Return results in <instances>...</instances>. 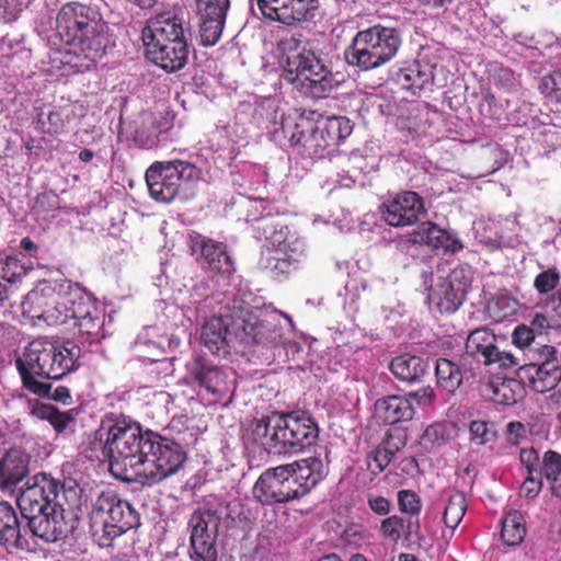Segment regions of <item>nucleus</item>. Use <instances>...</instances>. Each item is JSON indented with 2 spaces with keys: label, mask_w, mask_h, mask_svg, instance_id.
Wrapping results in <instances>:
<instances>
[{
  "label": "nucleus",
  "mask_w": 561,
  "mask_h": 561,
  "mask_svg": "<svg viewBox=\"0 0 561 561\" xmlns=\"http://www.w3.org/2000/svg\"><path fill=\"white\" fill-rule=\"evenodd\" d=\"M91 518L102 524L100 545L104 547L139 523L138 513L130 503L110 489L102 491L92 503Z\"/></svg>",
  "instance_id": "ddd939ff"
},
{
  "label": "nucleus",
  "mask_w": 561,
  "mask_h": 561,
  "mask_svg": "<svg viewBox=\"0 0 561 561\" xmlns=\"http://www.w3.org/2000/svg\"><path fill=\"white\" fill-rule=\"evenodd\" d=\"M517 376L537 393H546L557 388L561 381L560 365L524 364L518 367Z\"/></svg>",
  "instance_id": "bb28decb"
},
{
  "label": "nucleus",
  "mask_w": 561,
  "mask_h": 561,
  "mask_svg": "<svg viewBox=\"0 0 561 561\" xmlns=\"http://www.w3.org/2000/svg\"><path fill=\"white\" fill-rule=\"evenodd\" d=\"M404 529V520L398 515L389 516L381 520L380 534L385 539L397 542Z\"/></svg>",
  "instance_id": "bf43d9fd"
},
{
  "label": "nucleus",
  "mask_w": 561,
  "mask_h": 561,
  "mask_svg": "<svg viewBox=\"0 0 561 561\" xmlns=\"http://www.w3.org/2000/svg\"><path fill=\"white\" fill-rule=\"evenodd\" d=\"M541 476L550 484L551 492L561 499V455L554 450H547L543 454Z\"/></svg>",
  "instance_id": "a19ab883"
},
{
  "label": "nucleus",
  "mask_w": 561,
  "mask_h": 561,
  "mask_svg": "<svg viewBox=\"0 0 561 561\" xmlns=\"http://www.w3.org/2000/svg\"><path fill=\"white\" fill-rule=\"evenodd\" d=\"M526 535V526L523 515L518 511L506 514L502 520L501 538L506 546L519 545Z\"/></svg>",
  "instance_id": "ea45409f"
},
{
  "label": "nucleus",
  "mask_w": 561,
  "mask_h": 561,
  "mask_svg": "<svg viewBox=\"0 0 561 561\" xmlns=\"http://www.w3.org/2000/svg\"><path fill=\"white\" fill-rule=\"evenodd\" d=\"M78 309V301L69 296L53 299L49 306L38 316L48 325H60L72 320Z\"/></svg>",
  "instance_id": "e433bc0d"
},
{
  "label": "nucleus",
  "mask_w": 561,
  "mask_h": 561,
  "mask_svg": "<svg viewBox=\"0 0 561 561\" xmlns=\"http://www.w3.org/2000/svg\"><path fill=\"white\" fill-rule=\"evenodd\" d=\"M240 343L247 346L253 344L278 345L283 343V327L279 316L275 312H261L254 314L243 301H239Z\"/></svg>",
  "instance_id": "a211bd4d"
},
{
  "label": "nucleus",
  "mask_w": 561,
  "mask_h": 561,
  "mask_svg": "<svg viewBox=\"0 0 561 561\" xmlns=\"http://www.w3.org/2000/svg\"><path fill=\"white\" fill-rule=\"evenodd\" d=\"M53 507L42 513L23 515L33 536L45 542L67 538L75 529L76 511L80 507Z\"/></svg>",
  "instance_id": "aec40b11"
},
{
  "label": "nucleus",
  "mask_w": 561,
  "mask_h": 561,
  "mask_svg": "<svg viewBox=\"0 0 561 561\" xmlns=\"http://www.w3.org/2000/svg\"><path fill=\"white\" fill-rule=\"evenodd\" d=\"M238 300L232 301V307L208 319L202 328V341L213 354H228L229 348L240 343V336L247 334L240 332Z\"/></svg>",
  "instance_id": "dca6fc26"
},
{
  "label": "nucleus",
  "mask_w": 561,
  "mask_h": 561,
  "mask_svg": "<svg viewBox=\"0 0 561 561\" xmlns=\"http://www.w3.org/2000/svg\"><path fill=\"white\" fill-rule=\"evenodd\" d=\"M283 68L284 79L311 100L328 98L334 88L333 75L311 49L290 51Z\"/></svg>",
  "instance_id": "0eeeda50"
},
{
  "label": "nucleus",
  "mask_w": 561,
  "mask_h": 561,
  "mask_svg": "<svg viewBox=\"0 0 561 561\" xmlns=\"http://www.w3.org/2000/svg\"><path fill=\"white\" fill-rule=\"evenodd\" d=\"M30 456L18 448L9 449L0 459V489L13 490L28 474Z\"/></svg>",
  "instance_id": "c85d7f7f"
},
{
  "label": "nucleus",
  "mask_w": 561,
  "mask_h": 561,
  "mask_svg": "<svg viewBox=\"0 0 561 561\" xmlns=\"http://www.w3.org/2000/svg\"><path fill=\"white\" fill-rule=\"evenodd\" d=\"M389 369L398 380L417 383L430 375L431 365L427 359L420 356L402 354L390 362Z\"/></svg>",
  "instance_id": "2f4dec72"
},
{
  "label": "nucleus",
  "mask_w": 561,
  "mask_h": 561,
  "mask_svg": "<svg viewBox=\"0 0 561 561\" xmlns=\"http://www.w3.org/2000/svg\"><path fill=\"white\" fill-rule=\"evenodd\" d=\"M202 176V170L184 160L157 161L146 171L150 196L157 202L171 203L175 198L187 199L188 188Z\"/></svg>",
  "instance_id": "6e6552de"
},
{
  "label": "nucleus",
  "mask_w": 561,
  "mask_h": 561,
  "mask_svg": "<svg viewBox=\"0 0 561 561\" xmlns=\"http://www.w3.org/2000/svg\"><path fill=\"white\" fill-rule=\"evenodd\" d=\"M322 134L331 146L339 145L341 140L347 138L353 131L352 122L345 116H329L324 125L320 128Z\"/></svg>",
  "instance_id": "79ce46f5"
},
{
  "label": "nucleus",
  "mask_w": 561,
  "mask_h": 561,
  "mask_svg": "<svg viewBox=\"0 0 561 561\" xmlns=\"http://www.w3.org/2000/svg\"><path fill=\"white\" fill-rule=\"evenodd\" d=\"M51 380H59L80 367L81 348L72 341L47 342Z\"/></svg>",
  "instance_id": "a878e982"
},
{
  "label": "nucleus",
  "mask_w": 561,
  "mask_h": 561,
  "mask_svg": "<svg viewBox=\"0 0 561 561\" xmlns=\"http://www.w3.org/2000/svg\"><path fill=\"white\" fill-rule=\"evenodd\" d=\"M255 231L263 238L259 264L274 276H288L299 268L304 256V243L286 225L271 217L261 218Z\"/></svg>",
  "instance_id": "20e7f679"
},
{
  "label": "nucleus",
  "mask_w": 561,
  "mask_h": 561,
  "mask_svg": "<svg viewBox=\"0 0 561 561\" xmlns=\"http://www.w3.org/2000/svg\"><path fill=\"white\" fill-rule=\"evenodd\" d=\"M398 449V447L394 449L391 448L389 440H385L378 445L377 448L368 456V467L371 472L375 474L382 472L391 462Z\"/></svg>",
  "instance_id": "8fccbe9b"
},
{
  "label": "nucleus",
  "mask_w": 561,
  "mask_h": 561,
  "mask_svg": "<svg viewBox=\"0 0 561 561\" xmlns=\"http://www.w3.org/2000/svg\"><path fill=\"white\" fill-rule=\"evenodd\" d=\"M82 489L73 481L60 483L47 473L30 478L18 496L22 516L42 513L53 507H80Z\"/></svg>",
  "instance_id": "39448f33"
},
{
  "label": "nucleus",
  "mask_w": 561,
  "mask_h": 561,
  "mask_svg": "<svg viewBox=\"0 0 561 561\" xmlns=\"http://www.w3.org/2000/svg\"><path fill=\"white\" fill-rule=\"evenodd\" d=\"M496 336L489 328H478L466 340V352L473 357H481L485 365L492 364V356L497 354Z\"/></svg>",
  "instance_id": "72a5a7b5"
},
{
  "label": "nucleus",
  "mask_w": 561,
  "mask_h": 561,
  "mask_svg": "<svg viewBox=\"0 0 561 561\" xmlns=\"http://www.w3.org/2000/svg\"><path fill=\"white\" fill-rule=\"evenodd\" d=\"M484 394L495 403L513 405L525 394L520 379L495 377L483 388Z\"/></svg>",
  "instance_id": "473e14b6"
},
{
  "label": "nucleus",
  "mask_w": 561,
  "mask_h": 561,
  "mask_svg": "<svg viewBox=\"0 0 561 561\" xmlns=\"http://www.w3.org/2000/svg\"><path fill=\"white\" fill-rule=\"evenodd\" d=\"M278 413H274L271 416L262 417L255 421L251 436L255 444L260 445L270 454L282 455V449L278 448L277 440L274 439V433L276 432V422Z\"/></svg>",
  "instance_id": "4c0bfd02"
},
{
  "label": "nucleus",
  "mask_w": 561,
  "mask_h": 561,
  "mask_svg": "<svg viewBox=\"0 0 561 561\" xmlns=\"http://www.w3.org/2000/svg\"><path fill=\"white\" fill-rule=\"evenodd\" d=\"M437 386L454 393L462 382V373L459 366L447 358H438L435 363Z\"/></svg>",
  "instance_id": "58836bf2"
},
{
  "label": "nucleus",
  "mask_w": 561,
  "mask_h": 561,
  "mask_svg": "<svg viewBox=\"0 0 561 561\" xmlns=\"http://www.w3.org/2000/svg\"><path fill=\"white\" fill-rule=\"evenodd\" d=\"M466 293L459 291L458 288L448 284L444 296L439 298L437 307L440 312L453 313L462 304Z\"/></svg>",
  "instance_id": "5fc2aeb1"
},
{
  "label": "nucleus",
  "mask_w": 561,
  "mask_h": 561,
  "mask_svg": "<svg viewBox=\"0 0 561 561\" xmlns=\"http://www.w3.org/2000/svg\"><path fill=\"white\" fill-rule=\"evenodd\" d=\"M58 197L53 192H44L37 195L33 210L37 214H45L57 207Z\"/></svg>",
  "instance_id": "0e129e2a"
},
{
  "label": "nucleus",
  "mask_w": 561,
  "mask_h": 561,
  "mask_svg": "<svg viewBox=\"0 0 561 561\" xmlns=\"http://www.w3.org/2000/svg\"><path fill=\"white\" fill-rule=\"evenodd\" d=\"M187 375L208 393L222 397L229 391L225 369L213 364L205 356H196L186 364Z\"/></svg>",
  "instance_id": "b1692460"
},
{
  "label": "nucleus",
  "mask_w": 561,
  "mask_h": 561,
  "mask_svg": "<svg viewBox=\"0 0 561 561\" xmlns=\"http://www.w3.org/2000/svg\"><path fill=\"white\" fill-rule=\"evenodd\" d=\"M512 341L520 350L529 347L535 341L534 329L526 324H518L512 333Z\"/></svg>",
  "instance_id": "680f3d73"
},
{
  "label": "nucleus",
  "mask_w": 561,
  "mask_h": 561,
  "mask_svg": "<svg viewBox=\"0 0 561 561\" xmlns=\"http://www.w3.org/2000/svg\"><path fill=\"white\" fill-rule=\"evenodd\" d=\"M59 410L48 403H41L37 402L32 409H31V415L48 422L50 425L53 424V420H55L56 415L58 414Z\"/></svg>",
  "instance_id": "69168bd1"
},
{
  "label": "nucleus",
  "mask_w": 561,
  "mask_h": 561,
  "mask_svg": "<svg viewBox=\"0 0 561 561\" xmlns=\"http://www.w3.org/2000/svg\"><path fill=\"white\" fill-rule=\"evenodd\" d=\"M540 91L548 102H561V70L545 76L540 82Z\"/></svg>",
  "instance_id": "3c124183"
},
{
  "label": "nucleus",
  "mask_w": 561,
  "mask_h": 561,
  "mask_svg": "<svg viewBox=\"0 0 561 561\" xmlns=\"http://www.w3.org/2000/svg\"><path fill=\"white\" fill-rule=\"evenodd\" d=\"M262 14L287 26L314 22L321 16L320 0H256Z\"/></svg>",
  "instance_id": "412c9836"
},
{
  "label": "nucleus",
  "mask_w": 561,
  "mask_h": 561,
  "mask_svg": "<svg viewBox=\"0 0 561 561\" xmlns=\"http://www.w3.org/2000/svg\"><path fill=\"white\" fill-rule=\"evenodd\" d=\"M197 8L202 16L199 28L201 43L204 46H214L221 36L228 10L221 9L218 12V10H213V8L209 11H206L205 7Z\"/></svg>",
  "instance_id": "c9c22d12"
},
{
  "label": "nucleus",
  "mask_w": 561,
  "mask_h": 561,
  "mask_svg": "<svg viewBox=\"0 0 561 561\" xmlns=\"http://www.w3.org/2000/svg\"><path fill=\"white\" fill-rule=\"evenodd\" d=\"M27 268L18 255H0V278L15 283L26 275Z\"/></svg>",
  "instance_id": "de8ad7c7"
},
{
  "label": "nucleus",
  "mask_w": 561,
  "mask_h": 561,
  "mask_svg": "<svg viewBox=\"0 0 561 561\" xmlns=\"http://www.w3.org/2000/svg\"><path fill=\"white\" fill-rule=\"evenodd\" d=\"M469 274L470 270L468 266H459L450 273L448 284L458 288L459 291L467 293L471 282Z\"/></svg>",
  "instance_id": "e2e57ef3"
},
{
  "label": "nucleus",
  "mask_w": 561,
  "mask_h": 561,
  "mask_svg": "<svg viewBox=\"0 0 561 561\" xmlns=\"http://www.w3.org/2000/svg\"><path fill=\"white\" fill-rule=\"evenodd\" d=\"M469 432L470 440L477 445H484L495 437L493 423L486 421H472Z\"/></svg>",
  "instance_id": "6e6d98bb"
},
{
  "label": "nucleus",
  "mask_w": 561,
  "mask_h": 561,
  "mask_svg": "<svg viewBox=\"0 0 561 561\" xmlns=\"http://www.w3.org/2000/svg\"><path fill=\"white\" fill-rule=\"evenodd\" d=\"M239 137L236 128L230 124L216 125L206 135V146L214 152H219L233 158L238 153Z\"/></svg>",
  "instance_id": "f704fd0d"
},
{
  "label": "nucleus",
  "mask_w": 561,
  "mask_h": 561,
  "mask_svg": "<svg viewBox=\"0 0 561 561\" xmlns=\"http://www.w3.org/2000/svg\"><path fill=\"white\" fill-rule=\"evenodd\" d=\"M400 45L398 30L377 24L357 32L344 56L348 65L370 70L391 60Z\"/></svg>",
  "instance_id": "423d86ee"
},
{
  "label": "nucleus",
  "mask_w": 561,
  "mask_h": 561,
  "mask_svg": "<svg viewBox=\"0 0 561 561\" xmlns=\"http://www.w3.org/2000/svg\"><path fill=\"white\" fill-rule=\"evenodd\" d=\"M31 0H0V21L10 23L16 21L21 12L27 8Z\"/></svg>",
  "instance_id": "13d9d810"
},
{
  "label": "nucleus",
  "mask_w": 561,
  "mask_h": 561,
  "mask_svg": "<svg viewBox=\"0 0 561 561\" xmlns=\"http://www.w3.org/2000/svg\"><path fill=\"white\" fill-rule=\"evenodd\" d=\"M194 248L201 251L203 268L220 275H230L234 272V261L224 242L204 237L194 243Z\"/></svg>",
  "instance_id": "cd10ccee"
},
{
  "label": "nucleus",
  "mask_w": 561,
  "mask_h": 561,
  "mask_svg": "<svg viewBox=\"0 0 561 561\" xmlns=\"http://www.w3.org/2000/svg\"><path fill=\"white\" fill-rule=\"evenodd\" d=\"M36 128L44 134H58L65 127L62 115L57 110H48L47 112L41 107L36 115Z\"/></svg>",
  "instance_id": "09e8293b"
},
{
  "label": "nucleus",
  "mask_w": 561,
  "mask_h": 561,
  "mask_svg": "<svg viewBox=\"0 0 561 561\" xmlns=\"http://www.w3.org/2000/svg\"><path fill=\"white\" fill-rule=\"evenodd\" d=\"M144 455L139 477L135 482L148 485L176 473L186 459L180 444L154 432H149Z\"/></svg>",
  "instance_id": "f8f14e48"
},
{
  "label": "nucleus",
  "mask_w": 561,
  "mask_h": 561,
  "mask_svg": "<svg viewBox=\"0 0 561 561\" xmlns=\"http://www.w3.org/2000/svg\"><path fill=\"white\" fill-rule=\"evenodd\" d=\"M518 309V300L507 294L496 295L488 304L489 314L495 322H501L516 314Z\"/></svg>",
  "instance_id": "c03bdc74"
},
{
  "label": "nucleus",
  "mask_w": 561,
  "mask_h": 561,
  "mask_svg": "<svg viewBox=\"0 0 561 561\" xmlns=\"http://www.w3.org/2000/svg\"><path fill=\"white\" fill-rule=\"evenodd\" d=\"M493 82L505 92L517 91L519 87V77L507 67H497L492 73Z\"/></svg>",
  "instance_id": "864d4df0"
},
{
  "label": "nucleus",
  "mask_w": 561,
  "mask_h": 561,
  "mask_svg": "<svg viewBox=\"0 0 561 561\" xmlns=\"http://www.w3.org/2000/svg\"><path fill=\"white\" fill-rule=\"evenodd\" d=\"M520 462L526 467L527 472L533 474L534 471L537 470V465L539 462L538 451L534 448H523L519 453Z\"/></svg>",
  "instance_id": "774afa93"
},
{
  "label": "nucleus",
  "mask_w": 561,
  "mask_h": 561,
  "mask_svg": "<svg viewBox=\"0 0 561 561\" xmlns=\"http://www.w3.org/2000/svg\"><path fill=\"white\" fill-rule=\"evenodd\" d=\"M321 114L312 108L287 107L280 113V126L289 134L291 148L304 158H322L330 147L324 134L314 127Z\"/></svg>",
  "instance_id": "9b49d317"
},
{
  "label": "nucleus",
  "mask_w": 561,
  "mask_h": 561,
  "mask_svg": "<svg viewBox=\"0 0 561 561\" xmlns=\"http://www.w3.org/2000/svg\"><path fill=\"white\" fill-rule=\"evenodd\" d=\"M274 439L277 440L282 454H297L316 444L318 425L305 412L279 414L276 422Z\"/></svg>",
  "instance_id": "2eb2a0df"
},
{
  "label": "nucleus",
  "mask_w": 561,
  "mask_h": 561,
  "mask_svg": "<svg viewBox=\"0 0 561 561\" xmlns=\"http://www.w3.org/2000/svg\"><path fill=\"white\" fill-rule=\"evenodd\" d=\"M56 30L65 44H93L107 46L106 24L92 8L66 3L56 20Z\"/></svg>",
  "instance_id": "9d476101"
},
{
  "label": "nucleus",
  "mask_w": 561,
  "mask_h": 561,
  "mask_svg": "<svg viewBox=\"0 0 561 561\" xmlns=\"http://www.w3.org/2000/svg\"><path fill=\"white\" fill-rule=\"evenodd\" d=\"M105 48L106 45L66 44L65 48L49 55L48 71L60 77L89 71L102 58Z\"/></svg>",
  "instance_id": "6ab92c4d"
},
{
  "label": "nucleus",
  "mask_w": 561,
  "mask_h": 561,
  "mask_svg": "<svg viewBox=\"0 0 561 561\" xmlns=\"http://www.w3.org/2000/svg\"><path fill=\"white\" fill-rule=\"evenodd\" d=\"M141 41L148 60L164 71L175 72L187 64L188 43L182 19L170 13L149 19Z\"/></svg>",
  "instance_id": "f03ea898"
},
{
  "label": "nucleus",
  "mask_w": 561,
  "mask_h": 561,
  "mask_svg": "<svg viewBox=\"0 0 561 561\" xmlns=\"http://www.w3.org/2000/svg\"><path fill=\"white\" fill-rule=\"evenodd\" d=\"M450 438L451 427L447 423L438 422L425 428L422 444L428 449H434L445 445Z\"/></svg>",
  "instance_id": "49530a36"
},
{
  "label": "nucleus",
  "mask_w": 561,
  "mask_h": 561,
  "mask_svg": "<svg viewBox=\"0 0 561 561\" xmlns=\"http://www.w3.org/2000/svg\"><path fill=\"white\" fill-rule=\"evenodd\" d=\"M436 57L420 55L417 59L398 73L397 82L407 94L420 95L430 90L435 82L437 64Z\"/></svg>",
  "instance_id": "5701e85b"
},
{
  "label": "nucleus",
  "mask_w": 561,
  "mask_h": 561,
  "mask_svg": "<svg viewBox=\"0 0 561 561\" xmlns=\"http://www.w3.org/2000/svg\"><path fill=\"white\" fill-rule=\"evenodd\" d=\"M398 505L401 513L410 516H419L422 510V501L412 490H400L398 492Z\"/></svg>",
  "instance_id": "4d7b16f0"
},
{
  "label": "nucleus",
  "mask_w": 561,
  "mask_h": 561,
  "mask_svg": "<svg viewBox=\"0 0 561 561\" xmlns=\"http://www.w3.org/2000/svg\"><path fill=\"white\" fill-rule=\"evenodd\" d=\"M531 360L528 364L534 365H560L558 351L553 345L542 344L531 351Z\"/></svg>",
  "instance_id": "052dcab7"
},
{
  "label": "nucleus",
  "mask_w": 561,
  "mask_h": 561,
  "mask_svg": "<svg viewBox=\"0 0 561 561\" xmlns=\"http://www.w3.org/2000/svg\"><path fill=\"white\" fill-rule=\"evenodd\" d=\"M47 341L33 340L14 360L22 387L43 398L51 391V383L41 379H50Z\"/></svg>",
  "instance_id": "4468645a"
},
{
  "label": "nucleus",
  "mask_w": 561,
  "mask_h": 561,
  "mask_svg": "<svg viewBox=\"0 0 561 561\" xmlns=\"http://www.w3.org/2000/svg\"><path fill=\"white\" fill-rule=\"evenodd\" d=\"M324 465L318 457L265 470L253 486L254 496L263 505L300 500L324 478Z\"/></svg>",
  "instance_id": "f257e3e1"
},
{
  "label": "nucleus",
  "mask_w": 561,
  "mask_h": 561,
  "mask_svg": "<svg viewBox=\"0 0 561 561\" xmlns=\"http://www.w3.org/2000/svg\"><path fill=\"white\" fill-rule=\"evenodd\" d=\"M561 279V274L557 267H550L539 273L534 279V288L540 295H546L554 290Z\"/></svg>",
  "instance_id": "603ef678"
},
{
  "label": "nucleus",
  "mask_w": 561,
  "mask_h": 561,
  "mask_svg": "<svg viewBox=\"0 0 561 561\" xmlns=\"http://www.w3.org/2000/svg\"><path fill=\"white\" fill-rule=\"evenodd\" d=\"M368 507L377 515H388L391 508V502L381 495H368Z\"/></svg>",
  "instance_id": "338daca9"
},
{
  "label": "nucleus",
  "mask_w": 561,
  "mask_h": 561,
  "mask_svg": "<svg viewBox=\"0 0 561 561\" xmlns=\"http://www.w3.org/2000/svg\"><path fill=\"white\" fill-rule=\"evenodd\" d=\"M175 116L170 107H121L119 127L139 148L153 149L175 126Z\"/></svg>",
  "instance_id": "1a4fd4ad"
},
{
  "label": "nucleus",
  "mask_w": 561,
  "mask_h": 561,
  "mask_svg": "<svg viewBox=\"0 0 561 561\" xmlns=\"http://www.w3.org/2000/svg\"><path fill=\"white\" fill-rule=\"evenodd\" d=\"M0 546L8 550L30 548L28 540L21 534L16 512L8 502H0Z\"/></svg>",
  "instance_id": "c756f323"
},
{
  "label": "nucleus",
  "mask_w": 561,
  "mask_h": 561,
  "mask_svg": "<svg viewBox=\"0 0 561 561\" xmlns=\"http://www.w3.org/2000/svg\"><path fill=\"white\" fill-rule=\"evenodd\" d=\"M375 414L382 423L393 425L412 420L414 408L409 398L392 394L376 401Z\"/></svg>",
  "instance_id": "7c9ffc66"
},
{
  "label": "nucleus",
  "mask_w": 561,
  "mask_h": 561,
  "mask_svg": "<svg viewBox=\"0 0 561 561\" xmlns=\"http://www.w3.org/2000/svg\"><path fill=\"white\" fill-rule=\"evenodd\" d=\"M72 320H75L73 324L79 332L88 337L96 336L101 329L100 320L90 314L89 306L84 302L82 296L78 300V309Z\"/></svg>",
  "instance_id": "a18cd8bd"
},
{
  "label": "nucleus",
  "mask_w": 561,
  "mask_h": 561,
  "mask_svg": "<svg viewBox=\"0 0 561 561\" xmlns=\"http://www.w3.org/2000/svg\"><path fill=\"white\" fill-rule=\"evenodd\" d=\"M408 241L412 244L426 245L432 250H443L450 253H456L463 247L456 236L432 221L420 224L409 233Z\"/></svg>",
  "instance_id": "393cba45"
},
{
  "label": "nucleus",
  "mask_w": 561,
  "mask_h": 561,
  "mask_svg": "<svg viewBox=\"0 0 561 561\" xmlns=\"http://www.w3.org/2000/svg\"><path fill=\"white\" fill-rule=\"evenodd\" d=\"M467 510L466 496L460 491L450 493L444 507L443 522L447 528L455 529L462 520Z\"/></svg>",
  "instance_id": "37998d69"
},
{
  "label": "nucleus",
  "mask_w": 561,
  "mask_h": 561,
  "mask_svg": "<svg viewBox=\"0 0 561 561\" xmlns=\"http://www.w3.org/2000/svg\"><path fill=\"white\" fill-rule=\"evenodd\" d=\"M221 515L216 510L194 511L188 520L191 529V559L194 561H217L216 539Z\"/></svg>",
  "instance_id": "f3484780"
},
{
  "label": "nucleus",
  "mask_w": 561,
  "mask_h": 561,
  "mask_svg": "<svg viewBox=\"0 0 561 561\" xmlns=\"http://www.w3.org/2000/svg\"><path fill=\"white\" fill-rule=\"evenodd\" d=\"M149 432L144 433L139 423L125 417L107 427L103 455L108 458L110 471L116 479L125 482L138 479Z\"/></svg>",
  "instance_id": "7ed1b4c3"
},
{
  "label": "nucleus",
  "mask_w": 561,
  "mask_h": 561,
  "mask_svg": "<svg viewBox=\"0 0 561 561\" xmlns=\"http://www.w3.org/2000/svg\"><path fill=\"white\" fill-rule=\"evenodd\" d=\"M381 217L391 227H405L416 224L425 215L423 198L415 192L405 191L386 201L380 206Z\"/></svg>",
  "instance_id": "4be33fe9"
}]
</instances>
